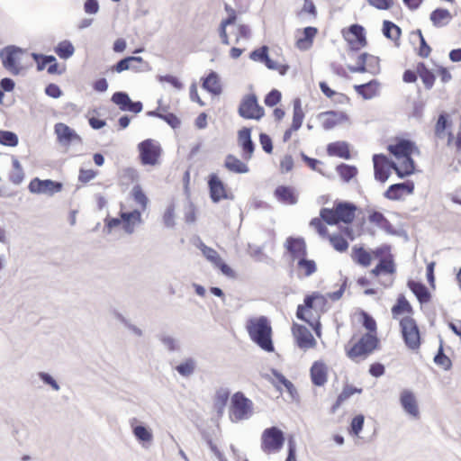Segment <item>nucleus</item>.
Returning <instances> with one entry per match:
<instances>
[{"label":"nucleus","instance_id":"c9c22d12","mask_svg":"<svg viewBox=\"0 0 461 461\" xmlns=\"http://www.w3.org/2000/svg\"><path fill=\"white\" fill-rule=\"evenodd\" d=\"M382 32L386 39L393 41L396 46L400 45L398 41L402 35V29L396 23L389 20H384Z\"/></svg>","mask_w":461,"mask_h":461},{"label":"nucleus","instance_id":"603ef678","mask_svg":"<svg viewBox=\"0 0 461 461\" xmlns=\"http://www.w3.org/2000/svg\"><path fill=\"white\" fill-rule=\"evenodd\" d=\"M452 122L450 120L448 113H447L446 112H442L441 113H439L435 124V135L438 138H442V135L444 134L445 131L450 128Z\"/></svg>","mask_w":461,"mask_h":461},{"label":"nucleus","instance_id":"5fc2aeb1","mask_svg":"<svg viewBox=\"0 0 461 461\" xmlns=\"http://www.w3.org/2000/svg\"><path fill=\"white\" fill-rule=\"evenodd\" d=\"M369 53L362 52L358 55L357 65H348V69L351 73H366L367 71V59Z\"/></svg>","mask_w":461,"mask_h":461},{"label":"nucleus","instance_id":"7ed1b4c3","mask_svg":"<svg viewBox=\"0 0 461 461\" xmlns=\"http://www.w3.org/2000/svg\"><path fill=\"white\" fill-rule=\"evenodd\" d=\"M380 339L377 335L365 333L361 336L349 349L346 350V355L351 360L357 362V357L366 358L371 353L379 348Z\"/></svg>","mask_w":461,"mask_h":461},{"label":"nucleus","instance_id":"4d7b16f0","mask_svg":"<svg viewBox=\"0 0 461 461\" xmlns=\"http://www.w3.org/2000/svg\"><path fill=\"white\" fill-rule=\"evenodd\" d=\"M320 218L328 225L334 226L339 222L337 209L323 207L320 211Z\"/></svg>","mask_w":461,"mask_h":461},{"label":"nucleus","instance_id":"5701e85b","mask_svg":"<svg viewBox=\"0 0 461 461\" xmlns=\"http://www.w3.org/2000/svg\"><path fill=\"white\" fill-rule=\"evenodd\" d=\"M130 425L131 427L133 436L143 446L146 443H150L152 441V430L143 422L134 417L130 420Z\"/></svg>","mask_w":461,"mask_h":461},{"label":"nucleus","instance_id":"a211bd4d","mask_svg":"<svg viewBox=\"0 0 461 461\" xmlns=\"http://www.w3.org/2000/svg\"><path fill=\"white\" fill-rule=\"evenodd\" d=\"M415 185L412 180L390 185L384 193V196L391 201H399L403 194H411L414 192Z\"/></svg>","mask_w":461,"mask_h":461},{"label":"nucleus","instance_id":"6e6d98bb","mask_svg":"<svg viewBox=\"0 0 461 461\" xmlns=\"http://www.w3.org/2000/svg\"><path fill=\"white\" fill-rule=\"evenodd\" d=\"M329 240L334 249L338 252L342 253L348 249L349 244L348 240L339 233L329 235Z\"/></svg>","mask_w":461,"mask_h":461},{"label":"nucleus","instance_id":"bf43d9fd","mask_svg":"<svg viewBox=\"0 0 461 461\" xmlns=\"http://www.w3.org/2000/svg\"><path fill=\"white\" fill-rule=\"evenodd\" d=\"M32 59L36 63V68L38 71H42L49 67L50 61H52L53 55H46L42 53L32 52Z\"/></svg>","mask_w":461,"mask_h":461},{"label":"nucleus","instance_id":"ddd939ff","mask_svg":"<svg viewBox=\"0 0 461 461\" xmlns=\"http://www.w3.org/2000/svg\"><path fill=\"white\" fill-rule=\"evenodd\" d=\"M111 102L122 112L138 114L143 110V104L140 101H133L125 91H116L111 96Z\"/></svg>","mask_w":461,"mask_h":461},{"label":"nucleus","instance_id":"49530a36","mask_svg":"<svg viewBox=\"0 0 461 461\" xmlns=\"http://www.w3.org/2000/svg\"><path fill=\"white\" fill-rule=\"evenodd\" d=\"M336 171L345 183L351 181L358 173V169L354 165L340 163L336 167Z\"/></svg>","mask_w":461,"mask_h":461},{"label":"nucleus","instance_id":"aec40b11","mask_svg":"<svg viewBox=\"0 0 461 461\" xmlns=\"http://www.w3.org/2000/svg\"><path fill=\"white\" fill-rule=\"evenodd\" d=\"M59 143L69 146L74 141L82 142L81 137L77 131L63 122H58L54 126Z\"/></svg>","mask_w":461,"mask_h":461},{"label":"nucleus","instance_id":"20e7f679","mask_svg":"<svg viewBox=\"0 0 461 461\" xmlns=\"http://www.w3.org/2000/svg\"><path fill=\"white\" fill-rule=\"evenodd\" d=\"M285 441V432L277 426H271L263 430L260 447L265 454L277 453L283 448Z\"/></svg>","mask_w":461,"mask_h":461},{"label":"nucleus","instance_id":"0e129e2a","mask_svg":"<svg viewBox=\"0 0 461 461\" xmlns=\"http://www.w3.org/2000/svg\"><path fill=\"white\" fill-rule=\"evenodd\" d=\"M269 55V48L267 45H262L259 48L254 49L249 53V59L255 62L264 63Z\"/></svg>","mask_w":461,"mask_h":461},{"label":"nucleus","instance_id":"4c0bfd02","mask_svg":"<svg viewBox=\"0 0 461 461\" xmlns=\"http://www.w3.org/2000/svg\"><path fill=\"white\" fill-rule=\"evenodd\" d=\"M352 260L364 267L370 266L372 262V255L363 246L355 245L351 250Z\"/></svg>","mask_w":461,"mask_h":461},{"label":"nucleus","instance_id":"2eb2a0df","mask_svg":"<svg viewBox=\"0 0 461 461\" xmlns=\"http://www.w3.org/2000/svg\"><path fill=\"white\" fill-rule=\"evenodd\" d=\"M252 128L244 126L238 131L237 140L241 149V158L249 161L252 158L256 149V144L251 137Z\"/></svg>","mask_w":461,"mask_h":461},{"label":"nucleus","instance_id":"f8f14e48","mask_svg":"<svg viewBox=\"0 0 461 461\" xmlns=\"http://www.w3.org/2000/svg\"><path fill=\"white\" fill-rule=\"evenodd\" d=\"M344 38L348 44L349 50L359 51L367 45L366 33L364 26L359 23H353L348 28Z\"/></svg>","mask_w":461,"mask_h":461},{"label":"nucleus","instance_id":"58836bf2","mask_svg":"<svg viewBox=\"0 0 461 461\" xmlns=\"http://www.w3.org/2000/svg\"><path fill=\"white\" fill-rule=\"evenodd\" d=\"M402 162L401 166L396 163L394 173L400 179H404L415 173V161L411 158V155L402 158Z\"/></svg>","mask_w":461,"mask_h":461},{"label":"nucleus","instance_id":"a19ab883","mask_svg":"<svg viewBox=\"0 0 461 461\" xmlns=\"http://www.w3.org/2000/svg\"><path fill=\"white\" fill-rule=\"evenodd\" d=\"M308 311L302 305L299 304L296 309V318L302 321L306 322L315 332V334L320 337L321 333V323L320 321V319L316 320H311L306 316V312Z\"/></svg>","mask_w":461,"mask_h":461},{"label":"nucleus","instance_id":"393cba45","mask_svg":"<svg viewBox=\"0 0 461 461\" xmlns=\"http://www.w3.org/2000/svg\"><path fill=\"white\" fill-rule=\"evenodd\" d=\"M400 403L406 413L413 418H419V406L415 394L412 391L404 389L400 394Z\"/></svg>","mask_w":461,"mask_h":461},{"label":"nucleus","instance_id":"473e14b6","mask_svg":"<svg viewBox=\"0 0 461 461\" xmlns=\"http://www.w3.org/2000/svg\"><path fill=\"white\" fill-rule=\"evenodd\" d=\"M326 150L327 154L330 157H338L344 159L350 158L349 144L347 141L338 140L330 142L327 145Z\"/></svg>","mask_w":461,"mask_h":461},{"label":"nucleus","instance_id":"2f4dec72","mask_svg":"<svg viewBox=\"0 0 461 461\" xmlns=\"http://www.w3.org/2000/svg\"><path fill=\"white\" fill-rule=\"evenodd\" d=\"M379 86L380 83L377 79H371L366 83L355 85L354 90L363 99L370 100L377 95Z\"/></svg>","mask_w":461,"mask_h":461},{"label":"nucleus","instance_id":"f03ea898","mask_svg":"<svg viewBox=\"0 0 461 461\" xmlns=\"http://www.w3.org/2000/svg\"><path fill=\"white\" fill-rule=\"evenodd\" d=\"M253 414V402L242 392H236L230 398L229 416L232 422L248 420Z\"/></svg>","mask_w":461,"mask_h":461},{"label":"nucleus","instance_id":"cd10ccee","mask_svg":"<svg viewBox=\"0 0 461 461\" xmlns=\"http://www.w3.org/2000/svg\"><path fill=\"white\" fill-rule=\"evenodd\" d=\"M407 286L415 295V297L417 298L418 302L420 304H426L431 301V293L429 292L426 285L421 281L409 279L407 282Z\"/></svg>","mask_w":461,"mask_h":461},{"label":"nucleus","instance_id":"f704fd0d","mask_svg":"<svg viewBox=\"0 0 461 461\" xmlns=\"http://www.w3.org/2000/svg\"><path fill=\"white\" fill-rule=\"evenodd\" d=\"M223 167L235 174H246L249 171V166L232 154L225 157Z\"/></svg>","mask_w":461,"mask_h":461},{"label":"nucleus","instance_id":"de8ad7c7","mask_svg":"<svg viewBox=\"0 0 461 461\" xmlns=\"http://www.w3.org/2000/svg\"><path fill=\"white\" fill-rule=\"evenodd\" d=\"M297 268L304 277H310L317 271L315 260L308 258L307 256L296 261Z\"/></svg>","mask_w":461,"mask_h":461},{"label":"nucleus","instance_id":"680f3d73","mask_svg":"<svg viewBox=\"0 0 461 461\" xmlns=\"http://www.w3.org/2000/svg\"><path fill=\"white\" fill-rule=\"evenodd\" d=\"M230 397V392L224 391L220 392L218 391L215 394V401H214V407L217 411V413L221 415L223 413L224 408L227 405L228 400Z\"/></svg>","mask_w":461,"mask_h":461},{"label":"nucleus","instance_id":"9d476101","mask_svg":"<svg viewBox=\"0 0 461 461\" xmlns=\"http://www.w3.org/2000/svg\"><path fill=\"white\" fill-rule=\"evenodd\" d=\"M207 185L209 195L213 203L221 200H233L234 194L227 191L226 184L220 178L217 173H211L208 176Z\"/></svg>","mask_w":461,"mask_h":461},{"label":"nucleus","instance_id":"b1692460","mask_svg":"<svg viewBox=\"0 0 461 461\" xmlns=\"http://www.w3.org/2000/svg\"><path fill=\"white\" fill-rule=\"evenodd\" d=\"M336 209L339 222H342L347 225L353 222L357 210V206L354 203L348 201L338 202L336 203Z\"/></svg>","mask_w":461,"mask_h":461},{"label":"nucleus","instance_id":"6e6552de","mask_svg":"<svg viewBox=\"0 0 461 461\" xmlns=\"http://www.w3.org/2000/svg\"><path fill=\"white\" fill-rule=\"evenodd\" d=\"M24 50L15 45H8L1 49L0 59L3 67L14 76H18L22 72L19 54H23Z\"/></svg>","mask_w":461,"mask_h":461},{"label":"nucleus","instance_id":"13d9d810","mask_svg":"<svg viewBox=\"0 0 461 461\" xmlns=\"http://www.w3.org/2000/svg\"><path fill=\"white\" fill-rule=\"evenodd\" d=\"M131 194L135 203L140 204L142 207V209L145 210L149 203V198L146 195L140 185H135L132 187Z\"/></svg>","mask_w":461,"mask_h":461},{"label":"nucleus","instance_id":"f257e3e1","mask_svg":"<svg viewBox=\"0 0 461 461\" xmlns=\"http://www.w3.org/2000/svg\"><path fill=\"white\" fill-rule=\"evenodd\" d=\"M246 330L250 340L267 353L275 351L273 330L269 319L265 315L250 317L246 322Z\"/></svg>","mask_w":461,"mask_h":461},{"label":"nucleus","instance_id":"412c9836","mask_svg":"<svg viewBox=\"0 0 461 461\" xmlns=\"http://www.w3.org/2000/svg\"><path fill=\"white\" fill-rule=\"evenodd\" d=\"M368 221L390 235L401 236L404 232L403 230H397L384 214L376 210L369 212Z\"/></svg>","mask_w":461,"mask_h":461},{"label":"nucleus","instance_id":"09e8293b","mask_svg":"<svg viewBox=\"0 0 461 461\" xmlns=\"http://www.w3.org/2000/svg\"><path fill=\"white\" fill-rule=\"evenodd\" d=\"M433 361L437 366H441L446 371L450 370L453 366L451 359L444 352V345L441 338H439V346Z\"/></svg>","mask_w":461,"mask_h":461},{"label":"nucleus","instance_id":"3c124183","mask_svg":"<svg viewBox=\"0 0 461 461\" xmlns=\"http://www.w3.org/2000/svg\"><path fill=\"white\" fill-rule=\"evenodd\" d=\"M196 361L193 357H186L176 367V371L183 377H188L194 373Z\"/></svg>","mask_w":461,"mask_h":461},{"label":"nucleus","instance_id":"774afa93","mask_svg":"<svg viewBox=\"0 0 461 461\" xmlns=\"http://www.w3.org/2000/svg\"><path fill=\"white\" fill-rule=\"evenodd\" d=\"M161 120L167 123L174 130L178 129L181 126L180 118L174 113L167 112V110L163 112Z\"/></svg>","mask_w":461,"mask_h":461},{"label":"nucleus","instance_id":"338daca9","mask_svg":"<svg viewBox=\"0 0 461 461\" xmlns=\"http://www.w3.org/2000/svg\"><path fill=\"white\" fill-rule=\"evenodd\" d=\"M163 223L167 228H174L175 222V203H171L167 205L163 214Z\"/></svg>","mask_w":461,"mask_h":461},{"label":"nucleus","instance_id":"39448f33","mask_svg":"<svg viewBox=\"0 0 461 461\" xmlns=\"http://www.w3.org/2000/svg\"><path fill=\"white\" fill-rule=\"evenodd\" d=\"M400 328L405 346L411 350H418L421 345V337L416 321L410 316L400 321Z\"/></svg>","mask_w":461,"mask_h":461},{"label":"nucleus","instance_id":"a878e982","mask_svg":"<svg viewBox=\"0 0 461 461\" xmlns=\"http://www.w3.org/2000/svg\"><path fill=\"white\" fill-rule=\"evenodd\" d=\"M323 116H327V118L322 122V127L326 131L331 130L337 125L349 120L347 113L342 111L329 110L319 114V118Z\"/></svg>","mask_w":461,"mask_h":461},{"label":"nucleus","instance_id":"c03bdc74","mask_svg":"<svg viewBox=\"0 0 461 461\" xmlns=\"http://www.w3.org/2000/svg\"><path fill=\"white\" fill-rule=\"evenodd\" d=\"M395 272L396 267L393 258H388V260L381 258L375 267L371 270V274L375 276H379L382 274H394Z\"/></svg>","mask_w":461,"mask_h":461},{"label":"nucleus","instance_id":"864d4df0","mask_svg":"<svg viewBox=\"0 0 461 461\" xmlns=\"http://www.w3.org/2000/svg\"><path fill=\"white\" fill-rule=\"evenodd\" d=\"M19 143L18 135L12 131L0 130V144L6 147H16Z\"/></svg>","mask_w":461,"mask_h":461},{"label":"nucleus","instance_id":"4be33fe9","mask_svg":"<svg viewBox=\"0 0 461 461\" xmlns=\"http://www.w3.org/2000/svg\"><path fill=\"white\" fill-rule=\"evenodd\" d=\"M275 198L285 205H294L298 202V194L294 186L280 185L274 190Z\"/></svg>","mask_w":461,"mask_h":461},{"label":"nucleus","instance_id":"9b49d317","mask_svg":"<svg viewBox=\"0 0 461 461\" xmlns=\"http://www.w3.org/2000/svg\"><path fill=\"white\" fill-rule=\"evenodd\" d=\"M63 189V184L60 181L52 179H41L39 177L32 178L29 185L28 190L32 194H47L53 196Z\"/></svg>","mask_w":461,"mask_h":461},{"label":"nucleus","instance_id":"e433bc0d","mask_svg":"<svg viewBox=\"0 0 461 461\" xmlns=\"http://www.w3.org/2000/svg\"><path fill=\"white\" fill-rule=\"evenodd\" d=\"M417 73L418 77H420L424 84L425 88L430 90L436 81V74L434 71L429 68L424 62L420 61L417 64Z\"/></svg>","mask_w":461,"mask_h":461},{"label":"nucleus","instance_id":"7c9ffc66","mask_svg":"<svg viewBox=\"0 0 461 461\" xmlns=\"http://www.w3.org/2000/svg\"><path fill=\"white\" fill-rule=\"evenodd\" d=\"M453 16L448 9L437 7L429 14V21L435 28H443L449 24Z\"/></svg>","mask_w":461,"mask_h":461},{"label":"nucleus","instance_id":"79ce46f5","mask_svg":"<svg viewBox=\"0 0 461 461\" xmlns=\"http://www.w3.org/2000/svg\"><path fill=\"white\" fill-rule=\"evenodd\" d=\"M271 374L278 381V383H280L285 388L287 393L293 400H295L299 397L298 392L294 384L289 379H287L279 370L272 368Z\"/></svg>","mask_w":461,"mask_h":461},{"label":"nucleus","instance_id":"ea45409f","mask_svg":"<svg viewBox=\"0 0 461 461\" xmlns=\"http://www.w3.org/2000/svg\"><path fill=\"white\" fill-rule=\"evenodd\" d=\"M393 319H396L399 315L403 313L412 314L413 308L410 302L406 299L405 295L401 294L396 299V303L391 309Z\"/></svg>","mask_w":461,"mask_h":461},{"label":"nucleus","instance_id":"bb28decb","mask_svg":"<svg viewBox=\"0 0 461 461\" xmlns=\"http://www.w3.org/2000/svg\"><path fill=\"white\" fill-rule=\"evenodd\" d=\"M311 380L315 386H323L328 380V367L321 360L313 362L310 369Z\"/></svg>","mask_w":461,"mask_h":461},{"label":"nucleus","instance_id":"8fccbe9b","mask_svg":"<svg viewBox=\"0 0 461 461\" xmlns=\"http://www.w3.org/2000/svg\"><path fill=\"white\" fill-rule=\"evenodd\" d=\"M327 303L326 298L320 292H312L303 298L302 304L308 312L313 309L317 304L324 306Z\"/></svg>","mask_w":461,"mask_h":461},{"label":"nucleus","instance_id":"6ab92c4d","mask_svg":"<svg viewBox=\"0 0 461 461\" xmlns=\"http://www.w3.org/2000/svg\"><path fill=\"white\" fill-rule=\"evenodd\" d=\"M292 332L300 348L307 349L315 347L316 339L304 325L294 323Z\"/></svg>","mask_w":461,"mask_h":461},{"label":"nucleus","instance_id":"c756f323","mask_svg":"<svg viewBox=\"0 0 461 461\" xmlns=\"http://www.w3.org/2000/svg\"><path fill=\"white\" fill-rule=\"evenodd\" d=\"M119 216L122 219V229L127 234L133 233L135 224L141 221V212L139 209L131 212L121 211Z\"/></svg>","mask_w":461,"mask_h":461},{"label":"nucleus","instance_id":"1a4fd4ad","mask_svg":"<svg viewBox=\"0 0 461 461\" xmlns=\"http://www.w3.org/2000/svg\"><path fill=\"white\" fill-rule=\"evenodd\" d=\"M374 177L377 182L385 183L394 171L396 162L384 153L374 154L373 158Z\"/></svg>","mask_w":461,"mask_h":461},{"label":"nucleus","instance_id":"69168bd1","mask_svg":"<svg viewBox=\"0 0 461 461\" xmlns=\"http://www.w3.org/2000/svg\"><path fill=\"white\" fill-rule=\"evenodd\" d=\"M282 100L281 92L276 89H271L264 97V103L267 107H274L277 105Z\"/></svg>","mask_w":461,"mask_h":461},{"label":"nucleus","instance_id":"c85d7f7f","mask_svg":"<svg viewBox=\"0 0 461 461\" xmlns=\"http://www.w3.org/2000/svg\"><path fill=\"white\" fill-rule=\"evenodd\" d=\"M202 87L214 96L222 93L221 79L217 72L211 70L205 77L201 78Z\"/></svg>","mask_w":461,"mask_h":461},{"label":"nucleus","instance_id":"052dcab7","mask_svg":"<svg viewBox=\"0 0 461 461\" xmlns=\"http://www.w3.org/2000/svg\"><path fill=\"white\" fill-rule=\"evenodd\" d=\"M365 422V416L363 414L355 415L349 424L348 432L352 436H358L362 431Z\"/></svg>","mask_w":461,"mask_h":461},{"label":"nucleus","instance_id":"f3484780","mask_svg":"<svg viewBox=\"0 0 461 461\" xmlns=\"http://www.w3.org/2000/svg\"><path fill=\"white\" fill-rule=\"evenodd\" d=\"M304 112L302 108V101L299 97H296L293 101V121L291 126L286 129L283 135V141L287 142L294 131H297L303 125L304 119Z\"/></svg>","mask_w":461,"mask_h":461},{"label":"nucleus","instance_id":"dca6fc26","mask_svg":"<svg viewBox=\"0 0 461 461\" xmlns=\"http://www.w3.org/2000/svg\"><path fill=\"white\" fill-rule=\"evenodd\" d=\"M284 248L288 252L292 262L308 255L307 245L303 237L289 236L284 243Z\"/></svg>","mask_w":461,"mask_h":461},{"label":"nucleus","instance_id":"423d86ee","mask_svg":"<svg viewBox=\"0 0 461 461\" xmlns=\"http://www.w3.org/2000/svg\"><path fill=\"white\" fill-rule=\"evenodd\" d=\"M238 114L245 120L259 121L265 115V109L258 103L255 93L245 95L239 104Z\"/></svg>","mask_w":461,"mask_h":461},{"label":"nucleus","instance_id":"0eeeda50","mask_svg":"<svg viewBox=\"0 0 461 461\" xmlns=\"http://www.w3.org/2000/svg\"><path fill=\"white\" fill-rule=\"evenodd\" d=\"M139 158L143 166H156L162 154V148L157 140L146 139L138 144Z\"/></svg>","mask_w":461,"mask_h":461},{"label":"nucleus","instance_id":"e2e57ef3","mask_svg":"<svg viewBox=\"0 0 461 461\" xmlns=\"http://www.w3.org/2000/svg\"><path fill=\"white\" fill-rule=\"evenodd\" d=\"M132 69L134 71H140L141 69L137 68L136 66L131 64L130 58L124 57L121 59L118 62H116L112 68V71H115L117 73H122L123 71Z\"/></svg>","mask_w":461,"mask_h":461},{"label":"nucleus","instance_id":"a18cd8bd","mask_svg":"<svg viewBox=\"0 0 461 461\" xmlns=\"http://www.w3.org/2000/svg\"><path fill=\"white\" fill-rule=\"evenodd\" d=\"M54 51L59 59L67 60L74 55L75 47L71 41L63 40L54 47Z\"/></svg>","mask_w":461,"mask_h":461},{"label":"nucleus","instance_id":"37998d69","mask_svg":"<svg viewBox=\"0 0 461 461\" xmlns=\"http://www.w3.org/2000/svg\"><path fill=\"white\" fill-rule=\"evenodd\" d=\"M358 316L362 327L366 330V333L377 335V324L375 318L363 309L358 311Z\"/></svg>","mask_w":461,"mask_h":461},{"label":"nucleus","instance_id":"4468645a","mask_svg":"<svg viewBox=\"0 0 461 461\" xmlns=\"http://www.w3.org/2000/svg\"><path fill=\"white\" fill-rule=\"evenodd\" d=\"M387 150L397 159H401L412 154H420V149L416 143L410 139L404 138L396 139L394 143L387 146Z\"/></svg>","mask_w":461,"mask_h":461},{"label":"nucleus","instance_id":"72a5a7b5","mask_svg":"<svg viewBox=\"0 0 461 461\" xmlns=\"http://www.w3.org/2000/svg\"><path fill=\"white\" fill-rule=\"evenodd\" d=\"M318 29L314 26H307L303 29V37L296 40L295 46L300 50H308L313 44Z\"/></svg>","mask_w":461,"mask_h":461}]
</instances>
